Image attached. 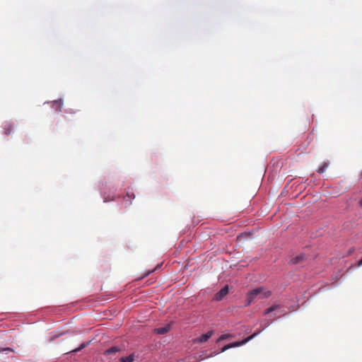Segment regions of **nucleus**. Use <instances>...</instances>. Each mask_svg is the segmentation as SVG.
Returning a JSON list of instances; mask_svg holds the SVG:
<instances>
[{
    "instance_id": "f257e3e1",
    "label": "nucleus",
    "mask_w": 362,
    "mask_h": 362,
    "mask_svg": "<svg viewBox=\"0 0 362 362\" xmlns=\"http://www.w3.org/2000/svg\"><path fill=\"white\" fill-rule=\"evenodd\" d=\"M271 296L269 291H264L262 288H257L250 291L247 295L246 305H250L255 299L267 298Z\"/></svg>"
},
{
    "instance_id": "f03ea898",
    "label": "nucleus",
    "mask_w": 362,
    "mask_h": 362,
    "mask_svg": "<svg viewBox=\"0 0 362 362\" xmlns=\"http://www.w3.org/2000/svg\"><path fill=\"white\" fill-rule=\"evenodd\" d=\"M259 333V332H255V333L251 334L250 336L247 337V338L244 339L243 340L230 343V345L231 346V348H233V347H237V346L245 344L246 343L250 341L251 339L255 338Z\"/></svg>"
},
{
    "instance_id": "7ed1b4c3",
    "label": "nucleus",
    "mask_w": 362,
    "mask_h": 362,
    "mask_svg": "<svg viewBox=\"0 0 362 362\" xmlns=\"http://www.w3.org/2000/svg\"><path fill=\"white\" fill-rule=\"evenodd\" d=\"M228 293V286L222 288L216 295L215 299L216 300H221Z\"/></svg>"
},
{
    "instance_id": "20e7f679",
    "label": "nucleus",
    "mask_w": 362,
    "mask_h": 362,
    "mask_svg": "<svg viewBox=\"0 0 362 362\" xmlns=\"http://www.w3.org/2000/svg\"><path fill=\"white\" fill-rule=\"evenodd\" d=\"M13 124L11 122H5L3 125V132L6 135H9L13 130Z\"/></svg>"
},
{
    "instance_id": "39448f33",
    "label": "nucleus",
    "mask_w": 362,
    "mask_h": 362,
    "mask_svg": "<svg viewBox=\"0 0 362 362\" xmlns=\"http://www.w3.org/2000/svg\"><path fill=\"white\" fill-rule=\"evenodd\" d=\"M213 331H209L206 334H202L200 337L195 339L197 342H205L212 336Z\"/></svg>"
},
{
    "instance_id": "423d86ee",
    "label": "nucleus",
    "mask_w": 362,
    "mask_h": 362,
    "mask_svg": "<svg viewBox=\"0 0 362 362\" xmlns=\"http://www.w3.org/2000/svg\"><path fill=\"white\" fill-rule=\"evenodd\" d=\"M306 259V257L304 254L298 255L291 259V262L293 264L302 263Z\"/></svg>"
},
{
    "instance_id": "0eeeda50",
    "label": "nucleus",
    "mask_w": 362,
    "mask_h": 362,
    "mask_svg": "<svg viewBox=\"0 0 362 362\" xmlns=\"http://www.w3.org/2000/svg\"><path fill=\"white\" fill-rule=\"evenodd\" d=\"M170 325H167L163 327L156 328L154 329V332L158 334H164L170 330Z\"/></svg>"
},
{
    "instance_id": "6e6552de",
    "label": "nucleus",
    "mask_w": 362,
    "mask_h": 362,
    "mask_svg": "<svg viewBox=\"0 0 362 362\" xmlns=\"http://www.w3.org/2000/svg\"><path fill=\"white\" fill-rule=\"evenodd\" d=\"M52 103V107H54L57 111L60 112L62 110L63 101L61 99L54 100Z\"/></svg>"
},
{
    "instance_id": "1a4fd4ad",
    "label": "nucleus",
    "mask_w": 362,
    "mask_h": 362,
    "mask_svg": "<svg viewBox=\"0 0 362 362\" xmlns=\"http://www.w3.org/2000/svg\"><path fill=\"white\" fill-rule=\"evenodd\" d=\"M120 351V349L118 346H112L111 348L107 349L104 354L105 355H111L113 354H115L117 352H119Z\"/></svg>"
},
{
    "instance_id": "9d476101",
    "label": "nucleus",
    "mask_w": 362,
    "mask_h": 362,
    "mask_svg": "<svg viewBox=\"0 0 362 362\" xmlns=\"http://www.w3.org/2000/svg\"><path fill=\"white\" fill-rule=\"evenodd\" d=\"M329 161H325L322 163V165L319 167L317 169V173L322 174L325 172L327 168L329 167Z\"/></svg>"
},
{
    "instance_id": "9b49d317",
    "label": "nucleus",
    "mask_w": 362,
    "mask_h": 362,
    "mask_svg": "<svg viewBox=\"0 0 362 362\" xmlns=\"http://www.w3.org/2000/svg\"><path fill=\"white\" fill-rule=\"evenodd\" d=\"M134 360V356L133 354H131L126 357H122L120 358V362H132Z\"/></svg>"
},
{
    "instance_id": "f8f14e48",
    "label": "nucleus",
    "mask_w": 362,
    "mask_h": 362,
    "mask_svg": "<svg viewBox=\"0 0 362 362\" xmlns=\"http://www.w3.org/2000/svg\"><path fill=\"white\" fill-rule=\"evenodd\" d=\"M279 308V305H273V306L267 308L264 311V315H268V314L271 313L272 312L274 311L275 310H276Z\"/></svg>"
},
{
    "instance_id": "ddd939ff",
    "label": "nucleus",
    "mask_w": 362,
    "mask_h": 362,
    "mask_svg": "<svg viewBox=\"0 0 362 362\" xmlns=\"http://www.w3.org/2000/svg\"><path fill=\"white\" fill-rule=\"evenodd\" d=\"M88 344H89V343H88V342H84V343L81 344L78 348L72 350L71 351H73V352H78V351H81L83 349H84V348H86V346H88Z\"/></svg>"
},
{
    "instance_id": "4468645a",
    "label": "nucleus",
    "mask_w": 362,
    "mask_h": 362,
    "mask_svg": "<svg viewBox=\"0 0 362 362\" xmlns=\"http://www.w3.org/2000/svg\"><path fill=\"white\" fill-rule=\"evenodd\" d=\"M232 337V334H222L218 339V341H222V340H224V339H228V338H230Z\"/></svg>"
},
{
    "instance_id": "2eb2a0df",
    "label": "nucleus",
    "mask_w": 362,
    "mask_h": 362,
    "mask_svg": "<svg viewBox=\"0 0 362 362\" xmlns=\"http://www.w3.org/2000/svg\"><path fill=\"white\" fill-rule=\"evenodd\" d=\"M230 348H231V346L230 345V344H227V345L224 346L222 348V349H221V352H224V351H226V350H228V349H230Z\"/></svg>"
},
{
    "instance_id": "dca6fc26",
    "label": "nucleus",
    "mask_w": 362,
    "mask_h": 362,
    "mask_svg": "<svg viewBox=\"0 0 362 362\" xmlns=\"http://www.w3.org/2000/svg\"><path fill=\"white\" fill-rule=\"evenodd\" d=\"M362 266V259L358 262V267Z\"/></svg>"
},
{
    "instance_id": "f3484780",
    "label": "nucleus",
    "mask_w": 362,
    "mask_h": 362,
    "mask_svg": "<svg viewBox=\"0 0 362 362\" xmlns=\"http://www.w3.org/2000/svg\"><path fill=\"white\" fill-rule=\"evenodd\" d=\"M127 196H129V197H134V194H133V193L132 194V195H130V194H129V193H127Z\"/></svg>"
},
{
    "instance_id": "a211bd4d",
    "label": "nucleus",
    "mask_w": 362,
    "mask_h": 362,
    "mask_svg": "<svg viewBox=\"0 0 362 362\" xmlns=\"http://www.w3.org/2000/svg\"><path fill=\"white\" fill-rule=\"evenodd\" d=\"M359 204L362 206V199L359 201Z\"/></svg>"
}]
</instances>
